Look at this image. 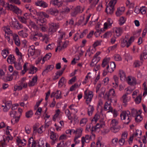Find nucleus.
<instances>
[{
    "instance_id": "obj_1",
    "label": "nucleus",
    "mask_w": 147,
    "mask_h": 147,
    "mask_svg": "<svg viewBox=\"0 0 147 147\" xmlns=\"http://www.w3.org/2000/svg\"><path fill=\"white\" fill-rule=\"evenodd\" d=\"M117 3V0H112L108 4L105 11L108 14H112L114 10V6Z\"/></svg>"
},
{
    "instance_id": "obj_2",
    "label": "nucleus",
    "mask_w": 147,
    "mask_h": 147,
    "mask_svg": "<svg viewBox=\"0 0 147 147\" xmlns=\"http://www.w3.org/2000/svg\"><path fill=\"white\" fill-rule=\"evenodd\" d=\"M87 90L84 91V98L86 99V102L87 105H88L91 102L93 97V92L91 91L87 93Z\"/></svg>"
},
{
    "instance_id": "obj_3",
    "label": "nucleus",
    "mask_w": 147,
    "mask_h": 147,
    "mask_svg": "<svg viewBox=\"0 0 147 147\" xmlns=\"http://www.w3.org/2000/svg\"><path fill=\"white\" fill-rule=\"evenodd\" d=\"M59 25L58 23L52 22L49 24V31L52 34L55 32L57 29L59 28Z\"/></svg>"
},
{
    "instance_id": "obj_4",
    "label": "nucleus",
    "mask_w": 147,
    "mask_h": 147,
    "mask_svg": "<svg viewBox=\"0 0 147 147\" xmlns=\"http://www.w3.org/2000/svg\"><path fill=\"white\" fill-rule=\"evenodd\" d=\"M95 135L94 134H93L92 136H91L88 135H86L85 136H83L82 138L81 142H82V147H84L85 142L88 143L89 142L90 140L91 137H93L94 138L95 137Z\"/></svg>"
},
{
    "instance_id": "obj_5",
    "label": "nucleus",
    "mask_w": 147,
    "mask_h": 147,
    "mask_svg": "<svg viewBox=\"0 0 147 147\" xmlns=\"http://www.w3.org/2000/svg\"><path fill=\"white\" fill-rule=\"evenodd\" d=\"M100 52L98 51L94 55L93 58L92 60V63L90 64V66L91 67H93L95 65L100 61V57H97V56L100 54Z\"/></svg>"
},
{
    "instance_id": "obj_6",
    "label": "nucleus",
    "mask_w": 147,
    "mask_h": 147,
    "mask_svg": "<svg viewBox=\"0 0 147 147\" xmlns=\"http://www.w3.org/2000/svg\"><path fill=\"white\" fill-rule=\"evenodd\" d=\"M119 75L120 78V80L121 81H126L129 84V76L126 77L125 73L123 70H119Z\"/></svg>"
},
{
    "instance_id": "obj_7",
    "label": "nucleus",
    "mask_w": 147,
    "mask_h": 147,
    "mask_svg": "<svg viewBox=\"0 0 147 147\" xmlns=\"http://www.w3.org/2000/svg\"><path fill=\"white\" fill-rule=\"evenodd\" d=\"M7 7L17 14L21 13L22 12L21 10L18 8L11 4L9 5L8 4L7 5Z\"/></svg>"
},
{
    "instance_id": "obj_8",
    "label": "nucleus",
    "mask_w": 147,
    "mask_h": 147,
    "mask_svg": "<svg viewBox=\"0 0 147 147\" xmlns=\"http://www.w3.org/2000/svg\"><path fill=\"white\" fill-rule=\"evenodd\" d=\"M120 117L121 119L124 120L123 122L124 123L127 124H129V121L126 122L125 120L127 119V120H129V114L127 113L126 111H123L120 114Z\"/></svg>"
},
{
    "instance_id": "obj_9",
    "label": "nucleus",
    "mask_w": 147,
    "mask_h": 147,
    "mask_svg": "<svg viewBox=\"0 0 147 147\" xmlns=\"http://www.w3.org/2000/svg\"><path fill=\"white\" fill-rule=\"evenodd\" d=\"M129 36H126L124 38H123L121 41V46L124 47L126 46L127 48L129 47Z\"/></svg>"
},
{
    "instance_id": "obj_10",
    "label": "nucleus",
    "mask_w": 147,
    "mask_h": 147,
    "mask_svg": "<svg viewBox=\"0 0 147 147\" xmlns=\"http://www.w3.org/2000/svg\"><path fill=\"white\" fill-rule=\"evenodd\" d=\"M47 13L49 14L56 16L58 13V11L55 8H51L47 9L46 11Z\"/></svg>"
},
{
    "instance_id": "obj_11",
    "label": "nucleus",
    "mask_w": 147,
    "mask_h": 147,
    "mask_svg": "<svg viewBox=\"0 0 147 147\" xmlns=\"http://www.w3.org/2000/svg\"><path fill=\"white\" fill-rule=\"evenodd\" d=\"M105 97L108 99V101L106 102L105 103L104 106V109L105 110L107 111V110H109V109H107L108 106L109 107L110 105H111V103L112 102V101L111 99L109 98V95L107 93L105 94Z\"/></svg>"
},
{
    "instance_id": "obj_12",
    "label": "nucleus",
    "mask_w": 147,
    "mask_h": 147,
    "mask_svg": "<svg viewBox=\"0 0 147 147\" xmlns=\"http://www.w3.org/2000/svg\"><path fill=\"white\" fill-rule=\"evenodd\" d=\"M42 36V34L41 33L36 32L32 35L31 38L32 40L36 41L39 37Z\"/></svg>"
},
{
    "instance_id": "obj_13",
    "label": "nucleus",
    "mask_w": 147,
    "mask_h": 147,
    "mask_svg": "<svg viewBox=\"0 0 147 147\" xmlns=\"http://www.w3.org/2000/svg\"><path fill=\"white\" fill-rule=\"evenodd\" d=\"M35 5L43 8H46L48 6V4L46 2L42 1H37L35 2Z\"/></svg>"
},
{
    "instance_id": "obj_14",
    "label": "nucleus",
    "mask_w": 147,
    "mask_h": 147,
    "mask_svg": "<svg viewBox=\"0 0 147 147\" xmlns=\"http://www.w3.org/2000/svg\"><path fill=\"white\" fill-rule=\"evenodd\" d=\"M128 94L127 92L121 98V100L123 102V105L125 107L127 105V102L128 101L127 96Z\"/></svg>"
},
{
    "instance_id": "obj_15",
    "label": "nucleus",
    "mask_w": 147,
    "mask_h": 147,
    "mask_svg": "<svg viewBox=\"0 0 147 147\" xmlns=\"http://www.w3.org/2000/svg\"><path fill=\"white\" fill-rule=\"evenodd\" d=\"M54 68V65H49L45 67V69L43 71L42 73L43 76L45 75L49 72L52 70Z\"/></svg>"
},
{
    "instance_id": "obj_16",
    "label": "nucleus",
    "mask_w": 147,
    "mask_h": 147,
    "mask_svg": "<svg viewBox=\"0 0 147 147\" xmlns=\"http://www.w3.org/2000/svg\"><path fill=\"white\" fill-rule=\"evenodd\" d=\"M81 7L80 6H78L74 9V11L71 13V15L73 16H76L78 13H81Z\"/></svg>"
},
{
    "instance_id": "obj_17",
    "label": "nucleus",
    "mask_w": 147,
    "mask_h": 147,
    "mask_svg": "<svg viewBox=\"0 0 147 147\" xmlns=\"http://www.w3.org/2000/svg\"><path fill=\"white\" fill-rule=\"evenodd\" d=\"M13 39L16 45L19 46L20 44V41L18 36L16 34H14L13 35Z\"/></svg>"
},
{
    "instance_id": "obj_18",
    "label": "nucleus",
    "mask_w": 147,
    "mask_h": 147,
    "mask_svg": "<svg viewBox=\"0 0 147 147\" xmlns=\"http://www.w3.org/2000/svg\"><path fill=\"white\" fill-rule=\"evenodd\" d=\"M35 52V49L34 46H31L29 47L28 51V57H30V55L33 56Z\"/></svg>"
},
{
    "instance_id": "obj_19",
    "label": "nucleus",
    "mask_w": 147,
    "mask_h": 147,
    "mask_svg": "<svg viewBox=\"0 0 147 147\" xmlns=\"http://www.w3.org/2000/svg\"><path fill=\"white\" fill-rule=\"evenodd\" d=\"M50 134V138L53 141L52 142L53 144L55 143V141L57 140L59 136L57 134L53 131L51 132Z\"/></svg>"
},
{
    "instance_id": "obj_20",
    "label": "nucleus",
    "mask_w": 147,
    "mask_h": 147,
    "mask_svg": "<svg viewBox=\"0 0 147 147\" xmlns=\"http://www.w3.org/2000/svg\"><path fill=\"white\" fill-rule=\"evenodd\" d=\"M37 80V76L36 75L32 78V80L30 81L28 83V86L30 87L34 86Z\"/></svg>"
},
{
    "instance_id": "obj_21",
    "label": "nucleus",
    "mask_w": 147,
    "mask_h": 147,
    "mask_svg": "<svg viewBox=\"0 0 147 147\" xmlns=\"http://www.w3.org/2000/svg\"><path fill=\"white\" fill-rule=\"evenodd\" d=\"M137 83L136 78L131 76H129V85L134 86Z\"/></svg>"
},
{
    "instance_id": "obj_22",
    "label": "nucleus",
    "mask_w": 147,
    "mask_h": 147,
    "mask_svg": "<svg viewBox=\"0 0 147 147\" xmlns=\"http://www.w3.org/2000/svg\"><path fill=\"white\" fill-rule=\"evenodd\" d=\"M124 7H121L118 8L117 11L116 12V14L117 16H119L121 15L124 12Z\"/></svg>"
},
{
    "instance_id": "obj_23",
    "label": "nucleus",
    "mask_w": 147,
    "mask_h": 147,
    "mask_svg": "<svg viewBox=\"0 0 147 147\" xmlns=\"http://www.w3.org/2000/svg\"><path fill=\"white\" fill-rule=\"evenodd\" d=\"M138 134H139L140 136H141L142 134V131L141 130L138 129L136 130V133L135 134H133L132 136H130L129 138V141H131V142H132L134 136H136Z\"/></svg>"
},
{
    "instance_id": "obj_24",
    "label": "nucleus",
    "mask_w": 147,
    "mask_h": 147,
    "mask_svg": "<svg viewBox=\"0 0 147 147\" xmlns=\"http://www.w3.org/2000/svg\"><path fill=\"white\" fill-rule=\"evenodd\" d=\"M115 31L116 33V35L119 36L121 35L123 32L122 29L121 27L116 28Z\"/></svg>"
},
{
    "instance_id": "obj_25",
    "label": "nucleus",
    "mask_w": 147,
    "mask_h": 147,
    "mask_svg": "<svg viewBox=\"0 0 147 147\" xmlns=\"http://www.w3.org/2000/svg\"><path fill=\"white\" fill-rule=\"evenodd\" d=\"M15 21H12L10 22V25L11 27H13L14 29H18L17 24H18V21L16 19Z\"/></svg>"
},
{
    "instance_id": "obj_26",
    "label": "nucleus",
    "mask_w": 147,
    "mask_h": 147,
    "mask_svg": "<svg viewBox=\"0 0 147 147\" xmlns=\"http://www.w3.org/2000/svg\"><path fill=\"white\" fill-rule=\"evenodd\" d=\"M82 130V129L81 128L76 129L75 140L79 138L81 136Z\"/></svg>"
},
{
    "instance_id": "obj_27",
    "label": "nucleus",
    "mask_w": 147,
    "mask_h": 147,
    "mask_svg": "<svg viewBox=\"0 0 147 147\" xmlns=\"http://www.w3.org/2000/svg\"><path fill=\"white\" fill-rule=\"evenodd\" d=\"M66 82L65 78L62 77L61 78L60 80L58 83V87L59 88L61 87Z\"/></svg>"
},
{
    "instance_id": "obj_28",
    "label": "nucleus",
    "mask_w": 147,
    "mask_h": 147,
    "mask_svg": "<svg viewBox=\"0 0 147 147\" xmlns=\"http://www.w3.org/2000/svg\"><path fill=\"white\" fill-rule=\"evenodd\" d=\"M14 66L16 69L17 70H20L22 69V66L20 62H13Z\"/></svg>"
},
{
    "instance_id": "obj_29",
    "label": "nucleus",
    "mask_w": 147,
    "mask_h": 147,
    "mask_svg": "<svg viewBox=\"0 0 147 147\" xmlns=\"http://www.w3.org/2000/svg\"><path fill=\"white\" fill-rule=\"evenodd\" d=\"M88 109V115L89 116H90L92 115L94 110L93 106L90 105H89Z\"/></svg>"
},
{
    "instance_id": "obj_30",
    "label": "nucleus",
    "mask_w": 147,
    "mask_h": 147,
    "mask_svg": "<svg viewBox=\"0 0 147 147\" xmlns=\"http://www.w3.org/2000/svg\"><path fill=\"white\" fill-rule=\"evenodd\" d=\"M51 56V53H49L47 54L43 57L42 59V64H43L45 61L49 60Z\"/></svg>"
},
{
    "instance_id": "obj_31",
    "label": "nucleus",
    "mask_w": 147,
    "mask_h": 147,
    "mask_svg": "<svg viewBox=\"0 0 147 147\" xmlns=\"http://www.w3.org/2000/svg\"><path fill=\"white\" fill-rule=\"evenodd\" d=\"M68 143L67 142H66L64 143L63 141H62L58 144L57 147H61V146L63 147H68L69 145H68Z\"/></svg>"
},
{
    "instance_id": "obj_32",
    "label": "nucleus",
    "mask_w": 147,
    "mask_h": 147,
    "mask_svg": "<svg viewBox=\"0 0 147 147\" xmlns=\"http://www.w3.org/2000/svg\"><path fill=\"white\" fill-rule=\"evenodd\" d=\"M4 31L5 33L9 35H12V32L10 30L9 27H4Z\"/></svg>"
},
{
    "instance_id": "obj_33",
    "label": "nucleus",
    "mask_w": 147,
    "mask_h": 147,
    "mask_svg": "<svg viewBox=\"0 0 147 147\" xmlns=\"http://www.w3.org/2000/svg\"><path fill=\"white\" fill-rule=\"evenodd\" d=\"M69 42L68 41H65L63 42V44L62 46H61L59 48V51L65 49L67 47L69 44Z\"/></svg>"
},
{
    "instance_id": "obj_34",
    "label": "nucleus",
    "mask_w": 147,
    "mask_h": 147,
    "mask_svg": "<svg viewBox=\"0 0 147 147\" xmlns=\"http://www.w3.org/2000/svg\"><path fill=\"white\" fill-rule=\"evenodd\" d=\"M33 111L32 110L29 111L26 113V117L27 118L31 117L33 115Z\"/></svg>"
},
{
    "instance_id": "obj_35",
    "label": "nucleus",
    "mask_w": 147,
    "mask_h": 147,
    "mask_svg": "<svg viewBox=\"0 0 147 147\" xmlns=\"http://www.w3.org/2000/svg\"><path fill=\"white\" fill-rule=\"evenodd\" d=\"M65 113L69 120H71L72 119V117L71 116V113L68 109H67L65 110Z\"/></svg>"
},
{
    "instance_id": "obj_36",
    "label": "nucleus",
    "mask_w": 147,
    "mask_h": 147,
    "mask_svg": "<svg viewBox=\"0 0 147 147\" xmlns=\"http://www.w3.org/2000/svg\"><path fill=\"white\" fill-rule=\"evenodd\" d=\"M135 117V120L136 122H140L143 119L142 116L139 114Z\"/></svg>"
},
{
    "instance_id": "obj_37",
    "label": "nucleus",
    "mask_w": 147,
    "mask_h": 147,
    "mask_svg": "<svg viewBox=\"0 0 147 147\" xmlns=\"http://www.w3.org/2000/svg\"><path fill=\"white\" fill-rule=\"evenodd\" d=\"M9 53V51L5 49H4V50L2 51L1 54L3 57L4 58H5L8 55Z\"/></svg>"
},
{
    "instance_id": "obj_38",
    "label": "nucleus",
    "mask_w": 147,
    "mask_h": 147,
    "mask_svg": "<svg viewBox=\"0 0 147 147\" xmlns=\"http://www.w3.org/2000/svg\"><path fill=\"white\" fill-rule=\"evenodd\" d=\"M13 77H12V75H11L9 76H5V78H2V80L5 82L7 81H11L13 79Z\"/></svg>"
},
{
    "instance_id": "obj_39",
    "label": "nucleus",
    "mask_w": 147,
    "mask_h": 147,
    "mask_svg": "<svg viewBox=\"0 0 147 147\" xmlns=\"http://www.w3.org/2000/svg\"><path fill=\"white\" fill-rule=\"evenodd\" d=\"M18 34L20 36L24 38L27 37L28 35L27 33L24 32L23 30L19 32Z\"/></svg>"
},
{
    "instance_id": "obj_40",
    "label": "nucleus",
    "mask_w": 147,
    "mask_h": 147,
    "mask_svg": "<svg viewBox=\"0 0 147 147\" xmlns=\"http://www.w3.org/2000/svg\"><path fill=\"white\" fill-rule=\"evenodd\" d=\"M109 61V59L105 58L103 60L102 66V67H104L106 65H108V63Z\"/></svg>"
},
{
    "instance_id": "obj_41",
    "label": "nucleus",
    "mask_w": 147,
    "mask_h": 147,
    "mask_svg": "<svg viewBox=\"0 0 147 147\" xmlns=\"http://www.w3.org/2000/svg\"><path fill=\"white\" fill-rule=\"evenodd\" d=\"M118 124V121L115 119H113L111 121V128H113L115 127V126Z\"/></svg>"
},
{
    "instance_id": "obj_42",
    "label": "nucleus",
    "mask_w": 147,
    "mask_h": 147,
    "mask_svg": "<svg viewBox=\"0 0 147 147\" xmlns=\"http://www.w3.org/2000/svg\"><path fill=\"white\" fill-rule=\"evenodd\" d=\"M131 114L132 117H135L138 115L139 113L138 112L136 109H131Z\"/></svg>"
},
{
    "instance_id": "obj_43",
    "label": "nucleus",
    "mask_w": 147,
    "mask_h": 147,
    "mask_svg": "<svg viewBox=\"0 0 147 147\" xmlns=\"http://www.w3.org/2000/svg\"><path fill=\"white\" fill-rule=\"evenodd\" d=\"M134 7V3H130L129 2V9H132V10H129V14L133 13V10Z\"/></svg>"
},
{
    "instance_id": "obj_44",
    "label": "nucleus",
    "mask_w": 147,
    "mask_h": 147,
    "mask_svg": "<svg viewBox=\"0 0 147 147\" xmlns=\"http://www.w3.org/2000/svg\"><path fill=\"white\" fill-rule=\"evenodd\" d=\"M119 21V24L120 25H122L125 23L126 21V19L124 17L122 16L120 18Z\"/></svg>"
},
{
    "instance_id": "obj_45",
    "label": "nucleus",
    "mask_w": 147,
    "mask_h": 147,
    "mask_svg": "<svg viewBox=\"0 0 147 147\" xmlns=\"http://www.w3.org/2000/svg\"><path fill=\"white\" fill-rule=\"evenodd\" d=\"M142 100V95L141 94L138 96L135 99V100L137 103L139 104L140 102Z\"/></svg>"
},
{
    "instance_id": "obj_46",
    "label": "nucleus",
    "mask_w": 147,
    "mask_h": 147,
    "mask_svg": "<svg viewBox=\"0 0 147 147\" xmlns=\"http://www.w3.org/2000/svg\"><path fill=\"white\" fill-rule=\"evenodd\" d=\"M78 87L79 86L78 84L77 83H75L74 85L72 86L70 88V90L71 91H73L75 90L76 88Z\"/></svg>"
},
{
    "instance_id": "obj_47",
    "label": "nucleus",
    "mask_w": 147,
    "mask_h": 147,
    "mask_svg": "<svg viewBox=\"0 0 147 147\" xmlns=\"http://www.w3.org/2000/svg\"><path fill=\"white\" fill-rule=\"evenodd\" d=\"M108 94L109 96H115V91L112 88L110 89L109 91V93H106Z\"/></svg>"
},
{
    "instance_id": "obj_48",
    "label": "nucleus",
    "mask_w": 147,
    "mask_h": 147,
    "mask_svg": "<svg viewBox=\"0 0 147 147\" xmlns=\"http://www.w3.org/2000/svg\"><path fill=\"white\" fill-rule=\"evenodd\" d=\"M55 93V94H57V95L56 96V98L57 99L61 98L62 97L61 96V92L60 90H57Z\"/></svg>"
},
{
    "instance_id": "obj_49",
    "label": "nucleus",
    "mask_w": 147,
    "mask_h": 147,
    "mask_svg": "<svg viewBox=\"0 0 147 147\" xmlns=\"http://www.w3.org/2000/svg\"><path fill=\"white\" fill-rule=\"evenodd\" d=\"M118 141V139L117 138H115L113 139L112 140V144L113 146H116L117 144Z\"/></svg>"
},
{
    "instance_id": "obj_50",
    "label": "nucleus",
    "mask_w": 147,
    "mask_h": 147,
    "mask_svg": "<svg viewBox=\"0 0 147 147\" xmlns=\"http://www.w3.org/2000/svg\"><path fill=\"white\" fill-rule=\"evenodd\" d=\"M87 121L88 120L87 118H83L80 121V124L81 125L83 126L86 124Z\"/></svg>"
},
{
    "instance_id": "obj_51",
    "label": "nucleus",
    "mask_w": 147,
    "mask_h": 147,
    "mask_svg": "<svg viewBox=\"0 0 147 147\" xmlns=\"http://www.w3.org/2000/svg\"><path fill=\"white\" fill-rule=\"evenodd\" d=\"M38 20L40 22H41V23L45 26L46 24V20L45 18H44L43 17H40V18H39Z\"/></svg>"
},
{
    "instance_id": "obj_52",
    "label": "nucleus",
    "mask_w": 147,
    "mask_h": 147,
    "mask_svg": "<svg viewBox=\"0 0 147 147\" xmlns=\"http://www.w3.org/2000/svg\"><path fill=\"white\" fill-rule=\"evenodd\" d=\"M112 35V33L111 31L107 32L105 33L103 35L104 38H107L111 36Z\"/></svg>"
},
{
    "instance_id": "obj_53",
    "label": "nucleus",
    "mask_w": 147,
    "mask_h": 147,
    "mask_svg": "<svg viewBox=\"0 0 147 147\" xmlns=\"http://www.w3.org/2000/svg\"><path fill=\"white\" fill-rule=\"evenodd\" d=\"M18 18L20 21L22 23L26 24V19L23 17L18 16Z\"/></svg>"
},
{
    "instance_id": "obj_54",
    "label": "nucleus",
    "mask_w": 147,
    "mask_h": 147,
    "mask_svg": "<svg viewBox=\"0 0 147 147\" xmlns=\"http://www.w3.org/2000/svg\"><path fill=\"white\" fill-rule=\"evenodd\" d=\"M29 9L30 12V14L33 17H34L35 16L33 15H35L36 14L37 12L36 10L34 9Z\"/></svg>"
},
{
    "instance_id": "obj_55",
    "label": "nucleus",
    "mask_w": 147,
    "mask_h": 147,
    "mask_svg": "<svg viewBox=\"0 0 147 147\" xmlns=\"http://www.w3.org/2000/svg\"><path fill=\"white\" fill-rule=\"evenodd\" d=\"M114 59L116 61H121L122 58L120 56L119 54H116L114 56Z\"/></svg>"
},
{
    "instance_id": "obj_56",
    "label": "nucleus",
    "mask_w": 147,
    "mask_h": 147,
    "mask_svg": "<svg viewBox=\"0 0 147 147\" xmlns=\"http://www.w3.org/2000/svg\"><path fill=\"white\" fill-rule=\"evenodd\" d=\"M142 64V63L140 62L139 61L137 60L135 61L134 63V65L135 67H139Z\"/></svg>"
},
{
    "instance_id": "obj_57",
    "label": "nucleus",
    "mask_w": 147,
    "mask_h": 147,
    "mask_svg": "<svg viewBox=\"0 0 147 147\" xmlns=\"http://www.w3.org/2000/svg\"><path fill=\"white\" fill-rule=\"evenodd\" d=\"M51 3L54 5H58L59 4H60V1L59 0H52Z\"/></svg>"
},
{
    "instance_id": "obj_58",
    "label": "nucleus",
    "mask_w": 147,
    "mask_h": 147,
    "mask_svg": "<svg viewBox=\"0 0 147 147\" xmlns=\"http://www.w3.org/2000/svg\"><path fill=\"white\" fill-rule=\"evenodd\" d=\"M102 42V41L101 40L96 41V42H94L93 45L94 47L95 48L98 46L100 45Z\"/></svg>"
},
{
    "instance_id": "obj_59",
    "label": "nucleus",
    "mask_w": 147,
    "mask_h": 147,
    "mask_svg": "<svg viewBox=\"0 0 147 147\" xmlns=\"http://www.w3.org/2000/svg\"><path fill=\"white\" fill-rule=\"evenodd\" d=\"M110 67L111 69L112 72H113L116 67V65L115 63L114 62H112L110 64Z\"/></svg>"
},
{
    "instance_id": "obj_60",
    "label": "nucleus",
    "mask_w": 147,
    "mask_h": 147,
    "mask_svg": "<svg viewBox=\"0 0 147 147\" xmlns=\"http://www.w3.org/2000/svg\"><path fill=\"white\" fill-rule=\"evenodd\" d=\"M12 102L11 101H9L6 102L5 103V106L8 107V108L10 109L11 105Z\"/></svg>"
},
{
    "instance_id": "obj_61",
    "label": "nucleus",
    "mask_w": 147,
    "mask_h": 147,
    "mask_svg": "<svg viewBox=\"0 0 147 147\" xmlns=\"http://www.w3.org/2000/svg\"><path fill=\"white\" fill-rule=\"evenodd\" d=\"M99 0H95V1L90 5V7L92 8H94L96 4L98 3Z\"/></svg>"
},
{
    "instance_id": "obj_62",
    "label": "nucleus",
    "mask_w": 147,
    "mask_h": 147,
    "mask_svg": "<svg viewBox=\"0 0 147 147\" xmlns=\"http://www.w3.org/2000/svg\"><path fill=\"white\" fill-rule=\"evenodd\" d=\"M17 112L15 111H11L10 112V115L12 117H13L14 118L16 116Z\"/></svg>"
},
{
    "instance_id": "obj_63",
    "label": "nucleus",
    "mask_w": 147,
    "mask_h": 147,
    "mask_svg": "<svg viewBox=\"0 0 147 147\" xmlns=\"http://www.w3.org/2000/svg\"><path fill=\"white\" fill-rule=\"evenodd\" d=\"M145 6H143L140 8V11L142 14H145L146 13V10L145 9Z\"/></svg>"
},
{
    "instance_id": "obj_64",
    "label": "nucleus",
    "mask_w": 147,
    "mask_h": 147,
    "mask_svg": "<svg viewBox=\"0 0 147 147\" xmlns=\"http://www.w3.org/2000/svg\"><path fill=\"white\" fill-rule=\"evenodd\" d=\"M30 25L33 28L36 30H38V28L35 23L33 22H31L30 23Z\"/></svg>"
}]
</instances>
